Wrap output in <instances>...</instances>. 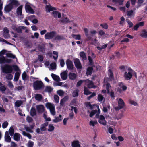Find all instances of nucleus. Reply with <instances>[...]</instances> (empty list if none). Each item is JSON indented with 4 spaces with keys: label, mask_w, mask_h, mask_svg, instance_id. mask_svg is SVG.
<instances>
[{
    "label": "nucleus",
    "mask_w": 147,
    "mask_h": 147,
    "mask_svg": "<svg viewBox=\"0 0 147 147\" xmlns=\"http://www.w3.org/2000/svg\"><path fill=\"white\" fill-rule=\"evenodd\" d=\"M8 74L6 76V78L8 80H11L13 78V75L11 74Z\"/></svg>",
    "instance_id": "obj_45"
},
{
    "label": "nucleus",
    "mask_w": 147,
    "mask_h": 147,
    "mask_svg": "<svg viewBox=\"0 0 147 147\" xmlns=\"http://www.w3.org/2000/svg\"><path fill=\"white\" fill-rule=\"evenodd\" d=\"M54 98L56 103H58L59 102V98L57 95H55L54 96Z\"/></svg>",
    "instance_id": "obj_64"
},
{
    "label": "nucleus",
    "mask_w": 147,
    "mask_h": 147,
    "mask_svg": "<svg viewBox=\"0 0 147 147\" xmlns=\"http://www.w3.org/2000/svg\"><path fill=\"white\" fill-rule=\"evenodd\" d=\"M80 57L83 59H86V58L85 53L83 52H81L80 53Z\"/></svg>",
    "instance_id": "obj_50"
},
{
    "label": "nucleus",
    "mask_w": 147,
    "mask_h": 147,
    "mask_svg": "<svg viewBox=\"0 0 147 147\" xmlns=\"http://www.w3.org/2000/svg\"><path fill=\"white\" fill-rule=\"evenodd\" d=\"M25 8L26 11L27 13L31 14L34 13V10L31 8V6L27 3L25 4Z\"/></svg>",
    "instance_id": "obj_6"
},
{
    "label": "nucleus",
    "mask_w": 147,
    "mask_h": 147,
    "mask_svg": "<svg viewBox=\"0 0 147 147\" xmlns=\"http://www.w3.org/2000/svg\"><path fill=\"white\" fill-rule=\"evenodd\" d=\"M8 123L7 121H5L2 124V127L3 128H5L7 127Z\"/></svg>",
    "instance_id": "obj_58"
},
{
    "label": "nucleus",
    "mask_w": 147,
    "mask_h": 147,
    "mask_svg": "<svg viewBox=\"0 0 147 147\" xmlns=\"http://www.w3.org/2000/svg\"><path fill=\"white\" fill-rule=\"evenodd\" d=\"M38 56V59L34 61V63H36L38 62L42 63L43 61V56L41 55H39Z\"/></svg>",
    "instance_id": "obj_17"
},
{
    "label": "nucleus",
    "mask_w": 147,
    "mask_h": 147,
    "mask_svg": "<svg viewBox=\"0 0 147 147\" xmlns=\"http://www.w3.org/2000/svg\"><path fill=\"white\" fill-rule=\"evenodd\" d=\"M5 141L7 142H10L11 140V138L8 134L7 131H6L5 133Z\"/></svg>",
    "instance_id": "obj_21"
},
{
    "label": "nucleus",
    "mask_w": 147,
    "mask_h": 147,
    "mask_svg": "<svg viewBox=\"0 0 147 147\" xmlns=\"http://www.w3.org/2000/svg\"><path fill=\"white\" fill-rule=\"evenodd\" d=\"M78 89H76L75 90L73 93V96L74 97H75L78 96Z\"/></svg>",
    "instance_id": "obj_55"
},
{
    "label": "nucleus",
    "mask_w": 147,
    "mask_h": 147,
    "mask_svg": "<svg viewBox=\"0 0 147 147\" xmlns=\"http://www.w3.org/2000/svg\"><path fill=\"white\" fill-rule=\"evenodd\" d=\"M84 93L86 95H88L91 93V92L89 91L88 89L85 87H84Z\"/></svg>",
    "instance_id": "obj_51"
},
{
    "label": "nucleus",
    "mask_w": 147,
    "mask_h": 147,
    "mask_svg": "<svg viewBox=\"0 0 147 147\" xmlns=\"http://www.w3.org/2000/svg\"><path fill=\"white\" fill-rule=\"evenodd\" d=\"M140 36L144 38H147V30L145 29H143L141 32Z\"/></svg>",
    "instance_id": "obj_18"
},
{
    "label": "nucleus",
    "mask_w": 147,
    "mask_h": 147,
    "mask_svg": "<svg viewBox=\"0 0 147 147\" xmlns=\"http://www.w3.org/2000/svg\"><path fill=\"white\" fill-rule=\"evenodd\" d=\"M97 123V122L96 121L91 120L90 122L89 125L90 126H92L94 127Z\"/></svg>",
    "instance_id": "obj_49"
},
{
    "label": "nucleus",
    "mask_w": 147,
    "mask_h": 147,
    "mask_svg": "<svg viewBox=\"0 0 147 147\" xmlns=\"http://www.w3.org/2000/svg\"><path fill=\"white\" fill-rule=\"evenodd\" d=\"M93 69L92 67H88L87 69V71L86 72V74L87 75H90L92 73V71Z\"/></svg>",
    "instance_id": "obj_47"
},
{
    "label": "nucleus",
    "mask_w": 147,
    "mask_h": 147,
    "mask_svg": "<svg viewBox=\"0 0 147 147\" xmlns=\"http://www.w3.org/2000/svg\"><path fill=\"white\" fill-rule=\"evenodd\" d=\"M6 55L8 57L13 59H14L16 58L15 55L12 53H7Z\"/></svg>",
    "instance_id": "obj_53"
},
{
    "label": "nucleus",
    "mask_w": 147,
    "mask_h": 147,
    "mask_svg": "<svg viewBox=\"0 0 147 147\" xmlns=\"http://www.w3.org/2000/svg\"><path fill=\"white\" fill-rule=\"evenodd\" d=\"M52 15L55 18L58 17V18H60L61 17V14L57 11H54L52 13Z\"/></svg>",
    "instance_id": "obj_30"
},
{
    "label": "nucleus",
    "mask_w": 147,
    "mask_h": 147,
    "mask_svg": "<svg viewBox=\"0 0 147 147\" xmlns=\"http://www.w3.org/2000/svg\"><path fill=\"white\" fill-rule=\"evenodd\" d=\"M47 107L49 109L51 115L53 116L55 115L56 112L55 111V107L54 105L50 103H47Z\"/></svg>",
    "instance_id": "obj_4"
},
{
    "label": "nucleus",
    "mask_w": 147,
    "mask_h": 147,
    "mask_svg": "<svg viewBox=\"0 0 147 147\" xmlns=\"http://www.w3.org/2000/svg\"><path fill=\"white\" fill-rule=\"evenodd\" d=\"M64 39V37L61 35H57L55 37V39L57 40H60Z\"/></svg>",
    "instance_id": "obj_37"
},
{
    "label": "nucleus",
    "mask_w": 147,
    "mask_h": 147,
    "mask_svg": "<svg viewBox=\"0 0 147 147\" xmlns=\"http://www.w3.org/2000/svg\"><path fill=\"white\" fill-rule=\"evenodd\" d=\"M67 97H65L63 99H62L60 101V104L61 105L63 106L64 103L67 100Z\"/></svg>",
    "instance_id": "obj_46"
},
{
    "label": "nucleus",
    "mask_w": 147,
    "mask_h": 147,
    "mask_svg": "<svg viewBox=\"0 0 147 147\" xmlns=\"http://www.w3.org/2000/svg\"><path fill=\"white\" fill-rule=\"evenodd\" d=\"M62 119V115H60L59 117H55V119L53 120V121L55 123H57L61 121Z\"/></svg>",
    "instance_id": "obj_29"
},
{
    "label": "nucleus",
    "mask_w": 147,
    "mask_h": 147,
    "mask_svg": "<svg viewBox=\"0 0 147 147\" xmlns=\"http://www.w3.org/2000/svg\"><path fill=\"white\" fill-rule=\"evenodd\" d=\"M14 139L16 141H18L20 139V134L18 133H15L14 135Z\"/></svg>",
    "instance_id": "obj_36"
},
{
    "label": "nucleus",
    "mask_w": 147,
    "mask_h": 147,
    "mask_svg": "<svg viewBox=\"0 0 147 147\" xmlns=\"http://www.w3.org/2000/svg\"><path fill=\"white\" fill-rule=\"evenodd\" d=\"M13 8V7H12L10 4L9 3L5 6L4 8V10L6 12L9 13Z\"/></svg>",
    "instance_id": "obj_15"
},
{
    "label": "nucleus",
    "mask_w": 147,
    "mask_h": 147,
    "mask_svg": "<svg viewBox=\"0 0 147 147\" xmlns=\"http://www.w3.org/2000/svg\"><path fill=\"white\" fill-rule=\"evenodd\" d=\"M27 74L24 71L22 74V79L24 80H27Z\"/></svg>",
    "instance_id": "obj_56"
},
{
    "label": "nucleus",
    "mask_w": 147,
    "mask_h": 147,
    "mask_svg": "<svg viewBox=\"0 0 147 147\" xmlns=\"http://www.w3.org/2000/svg\"><path fill=\"white\" fill-rule=\"evenodd\" d=\"M23 6L22 5L20 6L17 9L16 13L19 16L22 15V10Z\"/></svg>",
    "instance_id": "obj_22"
},
{
    "label": "nucleus",
    "mask_w": 147,
    "mask_h": 147,
    "mask_svg": "<svg viewBox=\"0 0 147 147\" xmlns=\"http://www.w3.org/2000/svg\"><path fill=\"white\" fill-rule=\"evenodd\" d=\"M9 3L13 8L17 7L20 4L19 2L17 0H10Z\"/></svg>",
    "instance_id": "obj_10"
},
{
    "label": "nucleus",
    "mask_w": 147,
    "mask_h": 147,
    "mask_svg": "<svg viewBox=\"0 0 147 147\" xmlns=\"http://www.w3.org/2000/svg\"><path fill=\"white\" fill-rule=\"evenodd\" d=\"M61 76L62 79L63 80L66 79L67 77V73L66 71H64L61 74Z\"/></svg>",
    "instance_id": "obj_24"
},
{
    "label": "nucleus",
    "mask_w": 147,
    "mask_h": 147,
    "mask_svg": "<svg viewBox=\"0 0 147 147\" xmlns=\"http://www.w3.org/2000/svg\"><path fill=\"white\" fill-rule=\"evenodd\" d=\"M135 10H134L132 9L130 10L127 12V14L128 18H132L134 17L135 14Z\"/></svg>",
    "instance_id": "obj_14"
},
{
    "label": "nucleus",
    "mask_w": 147,
    "mask_h": 147,
    "mask_svg": "<svg viewBox=\"0 0 147 147\" xmlns=\"http://www.w3.org/2000/svg\"><path fill=\"white\" fill-rule=\"evenodd\" d=\"M134 71L130 68L127 69L123 74V77L126 80H130L132 78Z\"/></svg>",
    "instance_id": "obj_1"
},
{
    "label": "nucleus",
    "mask_w": 147,
    "mask_h": 147,
    "mask_svg": "<svg viewBox=\"0 0 147 147\" xmlns=\"http://www.w3.org/2000/svg\"><path fill=\"white\" fill-rule=\"evenodd\" d=\"M55 34V32H52L47 34V39H51L53 38Z\"/></svg>",
    "instance_id": "obj_19"
},
{
    "label": "nucleus",
    "mask_w": 147,
    "mask_h": 147,
    "mask_svg": "<svg viewBox=\"0 0 147 147\" xmlns=\"http://www.w3.org/2000/svg\"><path fill=\"white\" fill-rule=\"evenodd\" d=\"M96 117L98 118V121L100 124H102L104 126H105L106 125L107 122L105 119V117L103 115H100L98 116L96 115Z\"/></svg>",
    "instance_id": "obj_5"
},
{
    "label": "nucleus",
    "mask_w": 147,
    "mask_h": 147,
    "mask_svg": "<svg viewBox=\"0 0 147 147\" xmlns=\"http://www.w3.org/2000/svg\"><path fill=\"white\" fill-rule=\"evenodd\" d=\"M119 10L122 12H124L126 11V9L125 7V6H121L119 7Z\"/></svg>",
    "instance_id": "obj_59"
},
{
    "label": "nucleus",
    "mask_w": 147,
    "mask_h": 147,
    "mask_svg": "<svg viewBox=\"0 0 147 147\" xmlns=\"http://www.w3.org/2000/svg\"><path fill=\"white\" fill-rule=\"evenodd\" d=\"M118 107H116L115 109L119 110L123 108L124 106V103L123 100L121 98H119L118 100Z\"/></svg>",
    "instance_id": "obj_7"
},
{
    "label": "nucleus",
    "mask_w": 147,
    "mask_h": 147,
    "mask_svg": "<svg viewBox=\"0 0 147 147\" xmlns=\"http://www.w3.org/2000/svg\"><path fill=\"white\" fill-rule=\"evenodd\" d=\"M57 93L60 96H63L64 94V92L62 90H59L57 91Z\"/></svg>",
    "instance_id": "obj_54"
},
{
    "label": "nucleus",
    "mask_w": 147,
    "mask_h": 147,
    "mask_svg": "<svg viewBox=\"0 0 147 147\" xmlns=\"http://www.w3.org/2000/svg\"><path fill=\"white\" fill-rule=\"evenodd\" d=\"M74 63L76 67L78 69H80L82 68V65L78 59H74Z\"/></svg>",
    "instance_id": "obj_13"
},
{
    "label": "nucleus",
    "mask_w": 147,
    "mask_h": 147,
    "mask_svg": "<svg viewBox=\"0 0 147 147\" xmlns=\"http://www.w3.org/2000/svg\"><path fill=\"white\" fill-rule=\"evenodd\" d=\"M56 10V9L55 8L52 7L49 5H47V11L49 12H50Z\"/></svg>",
    "instance_id": "obj_26"
},
{
    "label": "nucleus",
    "mask_w": 147,
    "mask_h": 147,
    "mask_svg": "<svg viewBox=\"0 0 147 147\" xmlns=\"http://www.w3.org/2000/svg\"><path fill=\"white\" fill-rule=\"evenodd\" d=\"M107 78H104L103 87L104 88H106L107 92V93H109V88L110 86L109 84L107 82Z\"/></svg>",
    "instance_id": "obj_12"
},
{
    "label": "nucleus",
    "mask_w": 147,
    "mask_h": 147,
    "mask_svg": "<svg viewBox=\"0 0 147 147\" xmlns=\"http://www.w3.org/2000/svg\"><path fill=\"white\" fill-rule=\"evenodd\" d=\"M55 127L53 124H49L48 125V131H49L51 132L53 131Z\"/></svg>",
    "instance_id": "obj_38"
},
{
    "label": "nucleus",
    "mask_w": 147,
    "mask_h": 147,
    "mask_svg": "<svg viewBox=\"0 0 147 147\" xmlns=\"http://www.w3.org/2000/svg\"><path fill=\"white\" fill-rule=\"evenodd\" d=\"M35 98L36 100L40 101L42 99V96L40 94H35Z\"/></svg>",
    "instance_id": "obj_28"
},
{
    "label": "nucleus",
    "mask_w": 147,
    "mask_h": 147,
    "mask_svg": "<svg viewBox=\"0 0 147 147\" xmlns=\"http://www.w3.org/2000/svg\"><path fill=\"white\" fill-rule=\"evenodd\" d=\"M100 26L102 27L103 28L107 29L108 28V25L106 23H103L100 24Z\"/></svg>",
    "instance_id": "obj_63"
},
{
    "label": "nucleus",
    "mask_w": 147,
    "mask_h": 147,
    "mask_svg": "<svg viewBox=\"0 0 147 147\" xmlns=\"http://www.w3.org/2000/svg\"><path fill=\"white\" fill-rule=\"evenodd\" d=\"M36 108L38 112L39 113L42 112L44 110V107L42 105H40L36 107Z\"/></svg>",
    "instance_id": "obj_20"
},
{
    "label": "nucleus",
    "mask_w": 147,
    "mask_h": 147,
    "mask_svg": "<svg viewBox=\"0 0 147 147\" xmlns=\"http://www.w3.org/2000/svg\"><path fill=\"white\" fill-rule=\"evenodd\" d=\"M5 63V58L4 56H3L1 57H0V63L1 64Z\"/></svg>",
    "instance_id": "obj_52"
},
{
    "label": "nucleus",
    "mask_w": 147,
    "mask_h": 147,
    "mask_svg": "<svg viewBox=\"0 0 147 147\" xmlns=\"http://www.w3.org/2000/svg\"><path fill=\"white\" fill-rule=\"evenodd\" d=\"M20 74V72H16L15 74L14 80L15 81H18L19 76Z\"/></svg>",
    "instance_id": "obj_31"
},
{
    "label": "nucleus",
    "mask_w": 147,
    "mask_h": 147,
    "mask_svg": "<svg viewBox=\"0 0 147 147\" xmlns=\"http://www.w3.org/2000/svg\"><path fill=\"white\" fill-rule=\"evenodd\" d=\"M30 115L33 117L36 114V109L34 107H32L30 110Z\"/></svg>",
    "instance_id": "obj_32"
},
{
    "label": "nucleus",
    "mask_w": 147,
    "mask_h": 147,
    "mask_svg": "<svg viewBox=\"0 0 147 147\" xmlns=\"http://www.w3.org/2000/svg\"><path fill=\"white\" fill-rule=\"evenodd\" d=\"M40 129L42 131H45L46 130V122L41 125Z\"/></svg>",
    "instance_id": "obj_43"
},
{
    "label": "nucleus",
    "mask_w": 147,
    "mask_h": 147,
    "mask_svg": "<svg viewBox=\"0 0 147 147\" xmlns=\"http://www.w3.org/2000/svg\"><path fill=\"white\" fill-rule=\"evenodd\" d=\"M49 62L47 61V66H48L50 70H55L56 69V65L55 62H53L50 65Z\"/></svg>",
    "instance_id": "obj_8"
},
{
    "label": "nucleus",
    "mask_w": 147,
    "mask_h": 147,
    "mask_svg": "<svg viewBox=\"0 0 147 147\" xmlns=\"http://www.w3.org/2000/svg\"><path fill=\"white\" fill-rule=\"evenodd\" d=\"M53 90V88L52 87L50 86H47V92L48 93H51L52 91Z\"/></svg>",
    "instance_id": "obj_60"
},
{
    "label": "nucleus",
    "mask_w": 147,
    "mask_h": 147,
    "mask_svg": "<svg viewBox=\"0 0 147 147\" xmlns=\"http://www.w3.org/2000/svg\"><path fill=\"white\" fill-rule=\"evenodd\" d=\"M108 75L109 78V80H111L113 79V76L111 70L109 69L108 71Z\"/></svg>",
    "instance_id": "obj_34"
},
{
    "label": "nucleus",
    "mask_w": 147,
    "mask_h": 147,
    "mask_svg": "<svg viewBox=\"0 0 147 147\" xmlns=\"http://www.w3.org/2000/svg\"><path fill=\"white\" fill-rule=\"evenodd\" d=\"M97 98L99 102L102 101L103 100H104V97L100 94H99L98 95Z\"/></svg>",
    "instance_id": "obj_48"
},
{
    "label": "nucleus",
    "mask_w": 147,
    "mask_h": 147,
    "mask_svg": "<svg viewBox=\"0 0 147 147\" xmlns=\"http://www.w3.org/2000/svg\"><path fill=\"white\" fill-rule=\"evenodd\" d=\"M23 102L22 100H17L15 103L16 107H18L21 106Z\"/></svg>",
    "instance_id": "obj_39"
},
{
    "label": "nucleus",
    "mask_w": 147,
    "mask_h": 147,
    "mask_svg": "<svg viewBox=\"0 0 147 147\" xmlns=\"http://www.w3.org/2000/svg\"><path fill=\"white\" fill-rule=\"evenodd\" d=\"M67 68L68 69L70 70L73 69L74 68V65L72 62L69 60H67L66 62Z\"/></svg>",
    "instance_id": "obj_11"
},
{
    "label": "nucleus",
    "mask_w": 147,
    "mask_h": 147,
    "mask_svg": "<svg viewBox=\"0 0 147 147\" xmlns=\"http://www.w3.org/2000/svg\"><path fill=\"white\" fill-rule=\"evenodd\" d=\"M123 85L124 84L122 82H119L118 84L119 87L117 89V91L119 92V93H121L122 91V90L121 89V88H122Z\"/></svg>",
    "instance_id": "obj_35"
},
{
    "label": "nucleus",
    "mask_w": 147,
    "mask_h": 147,
    "mask_svg": "<svg viewBox=\"0 0 147 147\" xmlns=\"http://www.w3.org/2000/svg\"><path fill=\"white\" fill-rule=\"evenodd\" d=\"M26 120L28 123L32 122L33 121L32 118L29 116L27 117Z\"/></svg>",
    "instance_id": "obj_62"
},
{
    "label": "nucleus",
    "mask_w": 147,
    "mask_h": 147,
    "mask_svg": "<svg viewBox=\"0 0 147 147\" xmlns=\"http://www.w3.org/2000/svg\"><path fill=\"white\" fill-rule=\"evenodd\" d=\"M86 84L88 88H91L94 87V86L92 82L89 80H86Z\"/></svg>",
    "instance_id": "obj_16"
},
{
    "label": "nucleus",
    "mask_w": 147,
    "mask_h": 147,
    "mask_svg": "<svg viewBox=\"0 0 147 147\" xmlns=\"http://www.w3.org/2000/svg\"><path fill=\"white\" fill-rule=\"evenodd\" d=\"M77 77V75L73 73H70L69 74V77L70 80H74Z\"/></svg>",
    "instance_id": "obj_27"
},
{
    "label": "nucleus",
    "mask_w": 147,
    "mask_h": 147,
    "mask_svg": "<svg viewBox=\"0 0 147 147\" xmlns=\"http://www.w3.org/2000/svg\"><path fill=\"white\" fill-rule=\"evenodd\" d=\"M53 79L55 80L57 82L59 81L60 80V79L59 77L56 74H51Z\"/></svg>",
    "instance_id": "obj_23"
},
{
    "label": "nucleus",
    "mask_w": 147,
    "mask_h": 147,
    "mask_svg": "<svg viewBox=\"0 0 147 147\" xmlns=\"http://www.w3.org/2000/svg\"><path fill=\"white\" fill-rule=\"evenodd\" d=\"M143 1L144 0H138L137 2L138 5L136 7L137 8H138L140 6H141V4L143 2Z\"/></svg>",
    "instance_id": "obj_61"
},
{
    "label": "nucleus",
    "mask_w": 147,
    "mask_h": 147,
    "mask_svg": "<svg viewBox=\"0 0 147 147\" xmlns=\"http://www.w3.org/2000/svg\"><path fill=\"white\" fill-rule=\"evenodd\" d=\"M44 87L43 83L41 81L36 80L33 83V87L34 90H41Z\"/></svg>",
    "instance_id": "obj_2"
},
{
    "label": "nucleus",
    "mask_w": 147,
    "mask_h": 147,
    "mask_svg": "<svg viewBox=\"0 0 147 147\" xmlns=\"http://www.w3.org/2000/svg\"><path fill=\"white\" fill-rule=\"evenodd\" d=\"M24 26H19L16 29V31L19 33H21L22 32V29H24Z\"/></svg>",
    "instance_id": "obj_44"
},
{
    "label": "nucleus",
    "mask_w": 147,
    "mask_h": 147,
    "mask_svg": "<svg viewBox=\"0 0 147 147\" xmlns=\"http://www.w3.org/2000/svg\"><path fill=\"white\" fill-rule=\"evenodd\" d=\"M72 37L75 39L76 40H80L81 39V37L80 35L73 34L72 35Z\"/></svg>",
    "instance_id": "obj_41"
},
{
    "label": "nucleus",
    "mask_w": 147,
    "mask_h": 147,
    "mask_svg": "<svg viewBox=\"0 0 147 147\" xmlns=\"http://www.w3.org/2000/svg\"><path fill=\"white\" fill-rule=\"evenodd\" d=\"M85 108L92 109L93 108V106L90 102H86L85 103Z\"/></svg>",
    "instance_id": "obj_25"
},
{
    "label": "nucleus",
    "mask_w": 147,
    "mask_h": 147,
    "mask_svg": "<svg viewBox=\"0 0 147 147\" xmlns=\"http://www.w3.org/2000/svg\"><path fill=\"white\" fill-rule=\"evenodd\" d=\"M72 147H81L79 142L78 141L73 142L72 144Z\"/></svg>",
    "instance_id": "obj_33"
},
{
    "label": "nucleus",
    "mask_w": 147,
    "mask_h": 147,
    "mask_svg": "<svg viewBox=\"0 0 147 147\" xmlns=\"http://www.w3.org/2000/svg\"><path fill=\"white\" fill-rule=\"evenodd\" d=\"M2 72L4 74H10L13 71L12 66L7 64L3 65L1 67Z\"/></svg>",
    "instance_id": "obj_3"
},
{
    "label": "nucleus",
    "mask_w": 147,
    "mask_h": 147,
    "mask_svg": "<svg viewBox=\"0 0 147 147\" xmlns=\"http://www.w3.org/2000/svg\"><path fill=\"white\" fill-rule=\"evenodd\" d=\"M3 35L5 39L8 38L10 37V35L9 34V30L6 27L4 28L3 30Z\"/></svg>",
    "instance_id": "obj_9"
},
{
    "label": "nucleus",
    "mask_w": 147,
    "mask_h": 147,
    "mask_svg": "<svg viewBox=\"0 0 147 147\" xmlns=\"http://www.w3.org/2000/svg\"><path fill=\"white\" fill-rule=\"evenodd\" d=\"M53 54L54 55L53 56V57L55 60L57 59L58 57V53L57 52L55 51L53 52Z\"/></svg>",
    "instance_id": "obj_57"
},
{
    "label": "nucleus",
    "mask_w": 147,
    "mask_h": 147,
    "mask_svg": "<svg viewBox=\"0 0 147 147\" xmlns=\"http://www.w3.org/2000/svg\"><path fill=\"white\" fill-rule=\"evenodd\" d=\"M12 68L15 71H19L20 72V70L19 68V67L16 65H12Z\"/></svg>",
    "instance_id": "obj_40"
},
{
    "label": "nucleus",
    "mask_w": 147,
    "mask_h": 147,
    "mask_svg": "<svg viewBox=\"0 0 147 147\" xmlns=\"http://www.w3.org/2000/svg\"><path fill=\"white\" fill-rule=\"evenodd\" d=\"M9 131L11 136H13L14 134V129L13 127H11L9 130Z\"/></svg>",
    "instance_id": "obj_42"
}]
</instances>
